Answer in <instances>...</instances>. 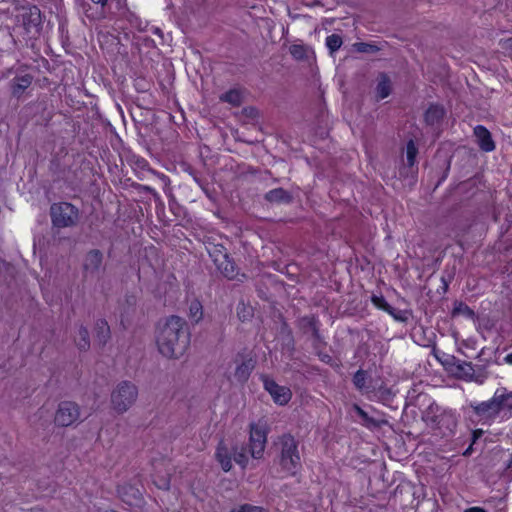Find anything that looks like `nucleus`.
Instances as JSON below:
<instances>
[{
  "instance_id": "nucleus-1",
  "label": "nucleus",
  "mask_w": 512,
  "mask_h": 512,
  "mask_svg": "<svg viewBox=\"0 0 512 512\" xmlns=\"http://www.w3.org/2000/svg\"><path fill=\"white\" fill-rule=\"evenodd\" d=\"M156 344L164 357L181 358L190 345V333L185 320L172 315L160 322L156 331Z\"/></svg>"
},
{
  "instance_id": "nucleus-2",
  "label": "nucleus",
  "mask_w": 512,
  "mask_h": 512,
  "mask_svg": "<svg viewBox=\"0 0 512 512\" xmlns=\"http://www.w3.org/2000/svg\"><path fill=\"white\" fill-rule=\"evenodd\" d=\"M277 463L284 476H296L302 468L299 443L291 434H284L278 437Z\"/></svg>"
},
{
  "instance_id": "nucleus-3",
  "label": "nucleus",
  "mask_w": 512,
  "mask_h": 512,
  "mask_svg": "<svg viewBox=\"0 0 512 512\" xmlns=\"http://www.w3.org/2000/svg\"><path fill=\"white\" fill-rule=\"evenodd\" d=\"M137 398V386L130 381H121L111 392V408L116 414L122 415L136 403Z\"/></svg>"
},
{
  "instance_id": "nucleus-4",
  "label": "nucleus",
  "mask_w": 512,
  "mask_h": 512,
  "mask_svg": "<svg viewBox=\"0 0 512 512\" xmlns=\"http://www.w3.org/2000/svg\"><path fill=\"white\" fill-rule=\"evenodd\" d=\"M78 218V209L68 202L55 203L51 206V220L55 227L65 228L74 226Z\"/></svg>"
},
{
  "instance_id": "nucleus-5",
  "label": "nucleus",
  "mask_w": 512,
  "mask_h": 512,
  "mask_svg": "<svg viewBox=\"0 0 512 512\" xmlns=\"http://www.w3.org/2000/svg\"><path fill=\"white\" fill-rule=\"evenodd\" d=\"M268 427L263 422L252 423L249 432V453L254 459H262L267 444Z\"/></svg>"
},
{
  "instance_id": "nucleus-6",
  "label": "nucleus",
  "mask_w": 512,
  "mask_h": 512,
  "mask_svg": "<svg viewBox=\"0 0 512 512\" xmlns=\"http://www.w3.org/2000/svg\"><path fill=\"white\" fill-rule=\"evenodd\" d=\"M80 418V407L71 401L59 403L55 412L54 423L59 427H68L76 423Z\"/></svg>"
},
{
  "instance_id": "nucleus-7",
  "label": "nucleus",
  "mask_w": 512,
  "mask_h": 512,
  "mask_svg": "<svg viewBox=\"0 0 512 512\" xmlns=\"http://www.w3.org/2000/svg\"><path fill=\"white\" fill-rule=\"evenodd\" d=\"M471 407L478 416L489 419L495 418L501 411L497 391H495L491 399L483 402L472 403Z\"/></svg>"
},
{
  "instance_id": "nucleus-8",
  "label": "nucleus",
  "mask_w": 512,
  "mask_h": 512,
  "mask_svg": "<svg viewBox=\"0 0 512 512\" xmlns=\"http://www.w3.org/2000/svg\"><path fill=\"white\" fill-rule=\"evenodd\" d=\"M264 388L271 395L276 404L285 405L292 397L291 390L286 386L278 385L274 380L264 378Z\"/></svg>"
},
{
  "instance_id": "nucleus-9",
  "label": "nucleus",
  "mask_w": 512,
  "mask_h": 512,
  "mask_svg": "<svg viewBox=\"0 0 512 512\" xmlns=\"http://www.w3.org/2000/svg\"><path fill=\"white\" fill-rule=\"evenodd\" d=\"M474 135L477 138L478 145L485 152H491L495 149V143L491 133L482 125L474 128Z\"/></svg>"
},
{
  "instance_id": "nucleus-10",
  "label": "nucleus",
  "mask_w": 512,
  "mask_h": 512,
  "mask_svg": "<svg viewBox=\"0 0 512 512\" xmlns=\"http://www.w3.org/2000/svg\"><path fill=\"white\" fill-rule=\"evenodd\" d=\"M452 360L454 367L453 371L458 378H461L466 381L474 380L475 371L472 363L456 360L454 357Z\"/></svg>"
},
{
  "instance_id": "nucleus-11",
  "label": "nucleus",
  "mask_w": 512,
  "mask_h": 512,
  "mask_svg": "<svg viewBox=\"0 0 512 512\" xmlns=\"http://www.w3.org/2000/svg\"><path fill=\"white\" fill-rule=\"evenodd\" d=\"M32 81L33 77L30 74H23L13 78L10 84L12 95L19 98L32 84Z\"/></svg>"
},
{
  "instance_id": "nucleus-12",
  "label": "nucleus",
  "mask_w": 512,
  "mask_h": 512,
  "mask_svg": "<svg viewBox=\"0 0 512 512\" xmlns=\"http://www.w3.org/2000/svg\"><path fill=\"white\" fill-rule=\"evenodd\" d=\"M215 457L225 472L232 468V458L228 447L221 441L216 449Z\"/></svg>"
},
{
  "instance_id": "nucleus-13",
  "label": "nucleus",
  "mask_w": 512,
  "mask_h": 512,
  "mask_svg": "<svg viewBox=\"0 0 512 512\" xmlns=\"http://www.w3.org/2000/svg\"><path fill=\"white\" fill-rule=\"evenodd\" d=\"M118 492L122 497V500L129 505H137L141 502L142 495L137 488L130 485H124L118 489Z\"/></svg>"
},
{
  "instance_id": "nucleus-14",
  "label": "nucleus",
  "mask_w": 512,
  "mask_h": 512,
  "mask_svg": "<svg viewBox=\"0 0 512 512\" xmlns=\"http://www.w3.org/2000/svg\"><path fill=\"white\" fill-rule=\"evenodd\" d=\"M102 261L103 254L99 250H91L86 254L84 268L86 271L94 273L100 269Z\"/></svg>"
},
{
  "instance_id": "nucleus-15",
  "label": "nucleus",
  "mask_w": 512,
  "mask_h": 512,
  "mask_svg": "<svg viewBox=\"0 0 512 512\" xmlns=\"http://www.w3.org/2000/svg\"><path fill=\"white\" fill-rule=\"evenodd\" d=\"M253 369H254L253 360L252 359L245 360V361L241 362L239 365H237V367L235 369V373H234V378L238 382H245L249 378Z\"/></svg>"
},
{
  "instance_id": "nucleus-16",
  "label": "nucleus",
  "mask_w": 512,
  "mask_h": 512,
  "mask_svg": "<svg viewBox=\"0 0 512 512\" xmlns=\"http://www.w3.org/2000/svg\"><path fill=\"white\" fill-rule=\"evenodd\" d=\"M221 262L216 264L219 272L228 279H234L237 276L236 266L233 261L227 256L225 259L221 256Z\"/></svg>"
},
{
  "instance_id": "nucleus-17",
  "label": "nucleus",
  "mask_w": 512,
  "mask_h": 512,
  "mask_svg": "<svg viewBox=\"0 0 512 512\" xmlns=\"http://www.w3.org/2000/svg\"><path fill=\"white\" fill-rule=\"evenodd\" d=\"M74 341L76 346L82 350L86 351L90 347V339H89V332L84 326H79L76 334L74 336Z\"/></svg>"
},
{
  "instance_id": "nucleus-18",
  "label": "nucleus",
  "mask_w": 512,
  "mask_h": 512,
  "mask_svg": "<svg viewBox=\"0 0 512 512\" xmlns=\"http://www.w3.org/2000/svg\"><path fill=\"white\" fill-rule=\"evenodd\" d=\"M444 116V109L440 105H431L425 113V121L434 125L438 123Z\"/></svg>"
},
{
  "instance_id": "nucleus-19",
  "label": "nucleus",
  "mask_w": 512,
  "mask_h": 512,
  "mask_svg": "<svg viewBox=\"0 0 512 512\" xmlns=\"http://www.w3.org/2000/svg\"><path fill=\"white\" fill-rule=\"evenodd\" d=\"M266 199L270 202L288 203L291 200V196L286 190L277 188L270 190L266 194Z\"/></svg>"
},
{
  "instance_id": "nucleus-20",
  "label": "nucleus",
  "mask_w": 512,
  "mask_h": 512,
  "mask_svg": "<svg viewBox=\"0 0 512 512\" xmlns=\"http://www.w3.org/2000/svg\"><path fill=\"white\" fill-rule=\"evenodd\" d=\"M391 92V82L385 74H381L378 78L376 93L378 98L384 99L389 96Z\"/></svg>"
},
{
  "instance_id": "nucleus-21",
  "label": "nucleus",
  "mask_w": 512,
  "mask_h": 512,
  "mask_svg": "<svg viewBox=\"0 0 512 512\" xmlns=\"http://www.w3.org/2000/svg\"><path fill=\"white\" fill-rule=\"evenodd\" d=\"M189 319L193 323H198L203 317V308L198 300H193L189 304Z\"/></svg>"
},
{
  "instance_id": "nucleus-22",
  "label": "nucleus",
  "mask_w": 512,
  "mask_h": 512,
  "mask_svg": "<svg viewBox=\"0 0 512 512\" xmlns=\"http://www.w3.org/2000/svg\"><path fill=\"white\" fill-rule=\"evenodd\" d=\"M496 391L499 395L501 410H512V391H508L506 388H498Z\"/></svg>"
},
{
  "instance_id": "nucleus-23",
  "label": "nucleus",
  "mask_w": 512,
  "mask_h": 512,
  "mask_svg": "<svg viewBox=\"0 0 512 512\" xmlns=\"http://www.w3.org/2000/svg\"><path fill=\"white\" fill-rule=\"evenodd\" d=\"M438 426H445L447 429H452L456 426L455 414L451 411H443L439 415Z\"/></svg>"
},
{
  "instance_id": "nucleus-24",
  "label": "nucleus",
  "mask_w": 512,
  "mask_h": 512,
  "mask_svg": "<svg viewBox=\"0 0 512 512\" xmlns=\"http://www.w3.org/2000/svg\"><path fill=\"white\" fill-rule=\"evenodd\" d=\"M452 314L454 316L463 315L467 318H474V316H475L474 311L463 302H456L454 304Z\"/></svg>"
},
{
  "instance_id": "nucleus-25",
  "label": "nucleus",
  "mask_w": 512,
  "mask_h": 512,
  "mask_svg": "<svg viewBox=\"0 0 512 512\" xmlns=\"http://www.w3.org/2000/svg\"><path fill=\"white\" fill-rule=\"evenodd\" d=\"M110 329L107 322L101 320L97 323V338L100 344H105L109 338Z\"/></svg>"
},
{
  "instance_id": "nucleus-26",
  "label": "nucleus",
  "mask_w": 512,
  "mask_h": 512,
  "mask_svg": "<svg viewBox=\"0 0 512 512\" xmlns=\"http://www.w3.org/2000/svg\"><path fill=\"white\" fill-rule=\"evenodd\" d=\"M220 99L224 102H228L232 105L238 106L241 103V93L238 90H230L220 96Z\"/></svg>"
},
{
  "instance_id": "nucleus-27",
  "label": "nucleus",
  "mask_w": 512,
  "mask_h": 512,
  "mask_svg": "<svg viewBox=\"0 0 512 512\" xmlns=\"http://www.w3.org/2000/svg\"><path fill=\"white\" fill-rule=\"evenodd\" d=\"M342 38L337 34H331L326 38V46L331 53L337 51L342 45Z\"/></svg>"
},
{
  "instance_id": "nucleus-28",
  "label": "nucleus",
  "mask_w": 512,
  "mask_h": 512,
  "mask_svg": "<svg viewBox=\"0 0 512 512\" xmlns=\"http://www.w3.org/2000/svg\"><path fill=\"white\" fill-rule=\"evenodd\" d=\"M417 153H418V150H417V147L415 146L414 141L410 140L406 146V158H407V163L409 166L414 165Z\"/></svg>"
},
{
  "instance_id": "nucleus-29",
  "label": "nucleus",
  "mask_w": 512,
  "mask_h": 512,
  "mask_svg": "<svg viewBox=\"0 0 512 512\" xmlns=\"http://www.w3.org/2000/svg\"><path fill=\"white\" fill-rule=\"evenodd\" d=\"M289 50L290 54L297 60H302L307 56V49L304 45L294 44Z\"/></svg>"
},
{
  "instance_id": "nucleus-30",
  "label": "nucleus",
  "mask_w": 512,
  "mask_h": 512,
  "mask_svg": "<svg viewBox=\"0 0 512 512\" xmlns=\"http://www.w3.org/2000/svg\"><path fill=\"white\" fill-rule=\"evenodd\" d=\"M371 300H372V303L377 308L382 309L391 314V306L388 304V302L385 300V298L383 296L373 295Z\"/></svg>"
},
{
  "instance_id": "nucleus-31",
  "label": "nucleus",
  "mask_w": 512,
  "mask_h": 512,
  "mask_svg": "<svg viewBox=\"0 0 512 512\" xmlns=\"http://www.w3.org/2000/svg\"><path fill=\"white\" fill-rule=\"evenodd\" d=\"M209 254L212 257L215 265L221 262V256L223 257V259H225L228 256L226 250L222 246L215 247L213 251H209Z\"/></svg>"
},
{
  "instance_id": "nucleus-32",
  "label": "nucleus",
  "mask_w": 512,
  "mask_h": 512,
  "mask_svg": "<svg viewBox=\"0 0 512 512\" xmlns=\"http://www.w3.org/2000/svg\"><path fill=\"white\" fill-rule=\"evenodd\" d=\"M353 383L358 389H363L366 384V373L363 370H358L354 374Z\"/></svg>"
},
{
  "instance_id": "nucleus-33",
  "label": "nucleus",
  "mask_w": 512,
  "mask_h": 512,
  "mask_svg": "<svg viewBox=\"0 0 512 512\" xmlns=\"http://www.w3.org/2000/svg\"><path fill=\"white\" fill-rule=\"evenodd\" d=\"M230 512H265V510L259 506L243 504L239 507L232 508Z\"/></svg>"
},
{
  "instance_id": "nucleus-34",
  "label": "nucleus",
  "mask_w": 512,
  "mask_h": 512,
  "mask_svg": "<svg viewBox=\"0 0 512 512\" xmlns=\"http://www.w3.org/2000/svg\"><path fill=\"white\" fill-rule=\"evenodd\" d=\"M354 47L358 52H361V53H372V52L377 51L376 46L369 44V43H364V42L355 43Z\"/></svg>"
},
{
  "instance_id": "nucleus-35",
  "label": "nucleus",
  "mask_w": 512,
  "mask_h": 512,
  "mask_svg": "<svg viewBox=\"0 0 512 512\" xmlns=\"http://www.w3.org/2000/svg\"><path fill=\"white\" fill-rule=\"evenodd\" d=\"M234 460L242 468H246L248 465V461H249V459L243 449H241V451H239V452H235Z\"/></svg>"
},
{
  "instance_id": "nucleus-36",
  "label": "nucleus",
  "mask_w": 512,
  "mask_h": 512,
  "mask_svg": "<svg viewBox=\"0 0 512 512\" xmlns=\"http://www.w3.org/2000/svg\"><path fill=\"white\" fill-rule=\"evenodd\" d=\"M154 484L162 490H168L170 487V479L169 477H161L159 479H154Z\"/></svg>"
},
{
  "instance_id": "nucleus-37",
  "label": "nucleus",
  "mask_w": 512,
  "mask_h": 512,
  "mask_svg": "<svg viewBox=\"0 0 512 512\" xmlns=\"http://www.w3.org/2000/svg\"><path fill=\"white\" fill-rule=\"evenodd\" d=\"M354 409H355L356 413L363 419V421L365 423L368 424V423L372 422V419L368 416V414L361 407H359L358 405H355Z\"/></svg>"
},
{
  "instance_id": "nucleus-38",
  "label": "nucleus",
  "mask_w": 512,
  "mask_h": 512,
  "mask_svg": "<svg viewBox=\"0 0 512 512\" xmlns=\"http://www.w3.org/2000/svg\"><path fill=\"white\" fill-rule=\"evenodd\" d=\"M464 512H486V510L481 507H471L466 509Z\"/></svg>"
},
{
  "instance_id": "nucleus-39",
  "label": "nucleus",
  "mask_w": 512,
  "mask_h": 512,
  "mask_svg": "<svg viewBox=\"0 0 512 512\" xmlns=\"http://www.w3.org/2000/svg\"><path fill=\"white\" fill-rule=\"evenodd\" d=\"M505 361H506V363L512 365V353L506 355Z\"/></svg>"
},
{
  "instance_id": "nucleus-40",
  "label": "nucleus",
  "mask_w": 512,
  "mask_h": 512,
  "mask_svg": "<svg viewBox=\"0 0 512 512\" xmlns=\"http://www.w3.org/2000/svg\"><path fill=\"white\" fill-rule=\"evenodd\" d=\"M30 512H48L42 508H39V507H34L30 510Z\"/></svg>"
},
{
  "instance_id": "nucleus-41",
  "label": "nucleus",
  "mask_w": 512,
  "mask_h": 512,
  "mask_svg": "<svg viewBox=\"0 0 512 512\" xmlns=\"http://www.w3.org/2000/svg\"><path fill=\"white\" fill-rule=\"evenodd\" d=\"M507 467L508 468H512V454H511L510 460H509V462L507 464Z\"/></svg>"
},
{
  "instance_id": "nucleus-42",
  "label": "nucleus",
  "mask_w": 512,
  "mask_h": 512,
  "mask_svg": "<svg viewBox=\"0 0 512 512\" xmlns=\"http://www.w3.org/2000/svg\"><path fill=\"white\" fill-rule=\"evenodd\" d=\"M437 418H438V420H437V419H434V422H437V423H438V421H439V416H438Z\"/></svg>"
}]
</instances>
